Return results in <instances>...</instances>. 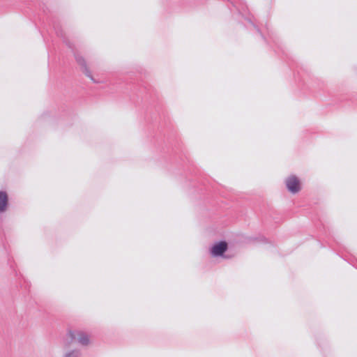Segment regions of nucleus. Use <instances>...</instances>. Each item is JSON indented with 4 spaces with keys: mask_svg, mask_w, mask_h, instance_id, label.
I'll return each instance as SVG.
<instances>
[{
    "mask_svg": "<svg viewBox=\"0 0 357 357\" xmlns=\"http://www.w3.org/2000/svg\"><path fill=\"white\" fill-rule=\"evenodd\" d=\"M71 342H77L86 346L90 342L89 336L82 331H69L63 340V346L67 347Z\"/></svg>",
    "mask_w": 357,
    "mask_h": 357,
    "instance_id": "obj_1",
    "label": "nucleus"
},
{
    "mask_svg": "<svg viewBox=\"0 0 357 357\" xmlns=\"http://www.w3.org/2000/svg\"><path fill=\"white\" fill-rule=\"evenodd\" d=\"M285 184L288 190L292 194L298 192L301 189V181L294 175L288 176L285 180Z\"/></svg>",
    "mask_w": 357,
    "mask_h": 357,
    "instance_id": "obj_2",
    "label": "nucleus"
},
{
    "mask_svg": "<svg viewBox=\"0 0 357 357\" xmlns=\"http://www.w3.org/2000/svg\"><path fill=\"white\" fill-rule=\"evenodd\" d=\"M228 245L225 241H220L215 243L210 249V253L213 257L222 256L227 250Z\"/></svg>",
    "mask_w": 357,
    "mask_h": 357,
    "instance_id": "obj_3",
    "label": "nucleus"
},
{
    "mask_svg": "<svg viewBox=\"0 0 357 357\" xmlns=\"http://www.w3.org/2000/svg\"><path fill=\"white\" fill-rule=\"evenodd\" d=\"M75 59L77 63L80 66L82 71L91 80L93 81V76L90 70L89 69L86 62L83 56L79 54L75 55Z\"/></svg>",
    "mask_w": 357,
    "mask_h": 357,
    "instance_id": "obj_4",
    "label": "nucleus"
},
{
    "mask_svg": "<svg viewBox=\"0 0 357 357\" xmlns=\"http://www.w3.org/2000/svg\"><path fill=\"white\" fill-rule=\"evenodd\" d=\"M8 205V195L4 191H0V213H3L7 210Z\"/></svg>",
    "mask_w": 357,
    "mask_h": 357,
    "instance_id": "obj_5",
    "label": "nucleus"
},
{
    "mask_svg": "<svg viewBox=\"0 0 357 357\" xmlns=\"http://www.w3.org/2000/svg\"><path fill=\"white\" fill-rule=\"evenodd\" d=\"M81 351L78 349H68L65 351L63 357H81Z\"/></svg>",
    "mask_w": 357,
    "mask_h": 357,
    "instance_id": "obj_6",
    "label": "nucleus"
}]
</instances>
